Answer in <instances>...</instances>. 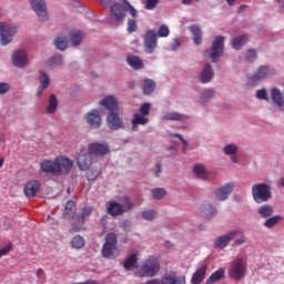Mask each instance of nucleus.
I'll use <instances>...</instances> for the list:
<instances>
[{
  "mask_svg": "<svg viewBox=\"0 0 284 284\" xmlns=\"http://www.w3.org/2000/svg\"><path fill=\"white\" fill-rule=\"evenodd\" d=\"M74 162H72L70 158L63 155L55 158L53 161L43 160L40 163L42 172H45L47 174H57L58 176H61V174H70Z\"/></svg>",
  "mask_w": 284,
  "mask_h": 284,
  "instance_id": "1",
  "label": "nucleus"
},
{
  "mask_svg": "<svg viewBox=\"0 0 284 284\" xmlns=\"http://www.w3.org/2000/svg\"><path fill=\"white\" fill-rule=\"evenodd\" d=\"M161 272V263L156 258H149L145 260L139 267H138V276L140 278H152L156 276Z\"/></svg>",
  "mask_w": 284,
  "mask_h": 284,
  "instance_id": "2",
  "label": "nucleus"
},
{
  "mask_svg": "<svg viewBox=\"0 0 284 284\" xmlns=\"http://www.w3.org/2000/svg\"><path fill=\"white\" fill-rule=\"evenodd\" d=\"M119 241L115 233H109L105 236V242L102 246V256L104 258H116L119 256V248L116 247Z\"/></svg>",
  "mask_w": 284,
  "mask_h": 284,
  "instance_id": "3",
  "label": "nucleus"
},
{
  "mask_svg": "<svg viewBox=\"0 0 284 284\" xmlns=\"http://www.w3.org/2000/svg\"><path fill=\"white\" fill-rule=\"evenodd\" d=\"M252 196L255 203H267L272 199V189L267 183H257L252 186Z\"/></svg>",
  "mask_w": 284,
  "mask_h": 284,
  "instance_id": "4",
  "label": "nucleus"
},
{
  "mask_svg": "<svg viewBox=\"0 0 284 284\" xmlns=\"http://www.w3.org/2000/svg\"><path fill=\"white\" fill-rule=\"evenodd\" d=\"M126 12H130L131 17H136V9H134V7H132L128 0H124L122 4L114 3L111 6V14L118 21H123Z\"/></svg>",
  "mask_w": 284,
  "mask_h": 284,
  "instance_id": "5",
  "label": "nucleus"
},
{
  "mask_svg": "<svg viewBox=\"0 0 284 284\" xmlns=\"http://www.w3.org/2000/svg\"><path fill=\"white\" fill-rule=\"evenodd\" d=\"M223 52H225V38L223 36H217L213 41L211 49L206 50V54H209L212 63H216V60L223 57Z\"/></svg>",
  "mask_w": 284,
  "mask_h": 284,
  "instance_id": "6",
  "label": "nucleus"
},
{
  "mask_svg": "<svg viewBox=\"0 0 284 284\" xmlns=\"http://www.w3.org/2000/svg\"><path fill=\"white\" fill-rule=\"evenodd\" d=\"M245 272H247V264L243 258H236L232 262L229 268V276L233 278V281H241V278L245 277Z\"/></svg>",
  "mask_w": 284,
  "mask_h": 284,
  "instance_id": "7",
  "label": "nucleus"
},
{
  "mask_svg": "<svg viewBox=\"0 0 284 284\" xmlns=\"http://www.w3.org/2000/svg\"><path fill=\"white\" fill-rule=\"evenodd\" d=\"M159 45V40L156 38V32L154 30H148L144 34V52L146 54H154Z\"/></svg>",
  "mask_w": 284,
  "mask_h": 284,
  "instance_id": "8",
  "label": "nucleus"
},
{
  "mask_svg": "<svg viewBox=\"0 0 284 284\" xmlns=\"http://www.w3.org/2000/svg\"><path fill=\"white\" fill-rule=\"evenodd\" d=\"M31 9L36 12L39 21H48V6L45 0H29Z\"/></svg>",
  "mask_w": 284,
  "mask_h": 284,
  "instance_id": "9",
  "label": "nucleus"
},
{
  "mask_svg": "<svg viewBox=\"0 0 284 284\" xmlns=\"http://www.w3.org/2000/svg\"><path fill=\"white\" fill-rule=\"evenodd\" d=\"M116 112L118 111L110 112L106 115V125L113 131L123 130V128H125V122H123V118Z\"/></svg>",
  "mask_w": 284,
  "mask_h": 284,
  "instance_id": "10",
  "label": "nucleus"
},
{
  "mask_svg": "<svg viewBox=\"0 0 284 284\" xmlns=\"http://www.w3.org/2000/svg\"><path fill=\"white\" fill-rule=\"evenodd\" d=\"M90 214H92V209L90 206L83 207L81 214L73 217L72 232H81L85 223V217L90 216Z\"/></svg>",
  "mask_w": 284,
  "mask_h": 284,
  "instance_id": "11",
  "label": "nucleus"
},
{
  "mask_svg": "<svg viewBox=\"0 0 284 284\" xmlns=\"http://www.w3.org/2000/svg\"><path fill=\"white\" fill-rule=\"evenodd\" d=\"M239 234H242V232L239 230L230 231L227 234L216 237L214 241V246L219 250H223L224 247H227L230 242L233 241V239H236Z\"/></svg>",
  "mask_w": 284,
  "mask_h": 284,
  "instance_id": "12",
  "label": "nucleus"
},
{
  "mask_svg": "<svg viewBox=\"0 0 284 284\" xmlns=\"http://www.w3.org/2000/svg\"><path fill=\"white\" fill-rule=\"evenodd\" d=\"M88 151L93 156H105V154H110V146L105 143L93 142L88 145Z\"/></svg>",
  "mask_w": 284,
  "mask_h": 284,
  "instance_id": "13",
  "label": "nucleus"
},
{
  "mask_svg": "<svg viewBox=\"0 0 284 284\" xmlns=\"http://www.w3.org/2000/svg\"><path fill=\"white\" fill-rule=\"evenodd\" d=\"M84 119L87 123L90 125V128H93L94 130H99L101 128V114L99 113V110H91L85 115Z\"/></svg>",
  "mask_w": 284,
  "mask_h": 284,
  "instance_id": "14",
  "label": "nucleus"
},
{
  "mask_svg": "<svg viewBox=\"0 0 284 284\" xmlns=\"http://www.w3.org/2000/svg\"><path fill=\"white\" fill-rule=\"evenodd\" d=\"M11 60L16 68H26L28 65V53L26 50H17L13 52Z\"/></svg>",
  "mask_w": 284,
  "mask_h": 284,
  "instance_id": "15",
  "label": "nucleus"
},
{
  "mask_svg": "<svg viewBox=\"0 0 284 284\" xmlns=\"http://www.w3.org/2000/svg\"><path fill=\"white\" fill-rule=\"evenodd\" d=\"M92 165V154L87 151H81L78 155V168L79 170H90Z\"/></svg>",
  "mask_w": 284,
  "mask_h": 284,
  "instance_id": "16",
  "label": "nucleus"
},
{
  "mask_svg": "<svg viewBox=\"0 0 284 284\" xmlns=\"http://www.w3.org/2000/svg\"><path fill=\"white\" fill-rule=\"evenodd\" d=\"M161 284H186L185 275L176 276V273L170 272L164 274L161 280Z\"/></svg>",
  "mask_w": 284,
  "mask_h": 284,
  "instance_id": "17",
  "label": "nucleus"
},
{
  "mask_svg": "<svg viewBox=\"0 0 284 284\" xmlns=\"http://www.w3.org/2000/svg\"><path fill=\"white\" fill-rule=\"evenodd\" d=\"M102 108H105L108 112H119V101L113 95H106L101 101Z\"/></svg>",
  "mask_w": 284,
  "mask_h": 284,
  "instance_id": "18",
  "label": "nucleus"
},
{
  "mask_svg": "<svg viewBox=\"0 0 284 284\" xmlns=\"http://www.w3.org/2000/svg\"><path fill=\"white\" fill-rule=\"evenodd\" d=\"M41 189V182L33 180L26 184L24 186V195L27 199H34L37 196V192Z\"/></svg>",
  "mask_w": 284,
  "mask_h": 284,
  "instance_id": "19",
  "label": "nucleus"
},
{
  "mask_svg": "<svg viewBox=\"0 0 284 284\" xmlns=\"http://www.w3.org/2000/svg\"><path fill=\"white\" fill-rule=\"evenodd\" d=\"M205 274H207V265L203 264L193 273L191 284H202L205 281Z\"/></svg>",
  "mask_w": 284,
  "mask_h": 284,
  "instance_id": "20",
  "label": "nucleus"
},
{
  "mask_svg": "<svg viewBox=\"0 0 284 284\" xmlns=\"http://www.w3.org/2000/svg\"><path fill=\"white\" fill-rule=\"evenodd\" d=\"M106 212L111 216H121V214L125 213V209L119 202L111 201L106 205Z\"/></svg>",
  "mask_w": 284,
  "mask_h": 284,
  "instance_id": "21",
  "label": "nucleus"
},
{
  "mask_svg": "<svg viewBox=\"0 0 284 284\" xmlns=\"http://www.w3.org/2000/svg\"><path fill=\"white\" fill-rule=\"evenodd\" d=\"M232 192H234V185L226 184L216 190L215 196L219 201H225L227 200V196H230Z\"/></svg>",
  "mask_w": 284,
  "mask_h": 284,
  "instance_id": "22",
  "label": "nucleus"
},
{
  "mask_svg": "<svg viewBox=\"0 0 284 284\" xmlns=\"http://www.w3.org/2000/svg\"><path fill=\"white\" fill-rule=\"evenodd\" d=\"M272 74V69L270 67H260L254 75H252L250 79L254 83L256 81H261V79H267Z\"/></svg>",
  "mask_w": 284,
  "mask_h": 284,
  "instance_id": "23",
  "label": "nucleus"
},
{
  "mask_svg": "<svg viewBox=\"0 0 284 284\" xmlns=\"http://www.w3.org/2000/svg\"><path fill=\"white\" fill-rule=\"evenodd\" d=\"M212 79H214V71L212 70V65L205 64L200 74V81L201 83H210Z\"/></svg>",
  "mask_w": 284,
  "mask_h": 284,
  "instance_id": "24",
  "label": "nucleus"
},
{
  "mask_svg": "<svg viewBox=\"0 0 284 284\" xmlns=\"http://www.w3.org/2000/svg\"><path fill=\"white\" fill-rule=\"evenodd\" d=\"M222 278H225V268L223 267L212 273L210 277L206 280L205 284L219 283V281H222Z\"/></svg>",
  "mask_w": 284,
  "mask_h": 284,
  "instance_id": "25",
  "label": "nucleus"
},
{
  "mask_svg": "<svg viewBox=\"0 0 284 284\" xmlns=\"http://www.w3.org/2000/svg\"><path fill=\"white\" fill-rule=\"evenodd\" d=\"M190 31L193 34V43L195 45H201V43H203V36H202V32H201V27L196 26V24H193V26L190 27Z\"/></svg>",
  "mask_w": 284,
  "mask_h": 284,
  "instance_id": "26",
  "label": "nucleus"
},
{
  "mask_svg": "<svg viewBox=\"0 0 284 284\" xmlns=\"http://www.w3.org/2000/svg\"><path fill=\"white\" fill-rule=\"evenodd\" d=\"M139 263V254L131 253L125 260L123 267L124 270H136V264Z\"/></svg>",
  "mask_w": 284,
  "mask_h": 284,
  "instance_id": "27",
  "label": "nucleus"
},
{
  "mask_svg": "<svg viewBox=\"0 0 284 284\" xmlns=\"http://www.w3.org/2000/svg\"><path fill=\"white\" fill-rule=\"evenodd\" d=\"M163 121H187V115L179 112H168L162 116Z\"/></svg>",
  "mask_w": 284,
  "mask_h": 284,
  "instance_id": "28",
  "label": "nucleus"
},
{
  "mask_svg": "<svg viewBox=\"0 0 284 284\" xmlns=\"http://www.w3.org/2000/svg\"><path fill=\"white\" fill-rule=\"evenodd\" d=\"M126 61L129 65L133 68V70H142L143 68V60L136 55H129Z\"/></svg>",
  "mask_w": 284,
  "mask_h": 284,
  "instance_id": "29",
  "label": "nucleus"
},
{
  "mask_svg": "<svg viewBox=\"0 0 284 284\" xmlns=\"http://www.w3.org/2000/svg\"><path fill=\"white\" fill-rule=\"evenodd\" d=\"M193 172L197 179H202L203 181L207 180V176H210L203 164H195Z\"/></svg>",
  "mask_w": 284,
  "mask_h": 284,
  "instance_id": "30",
  "label": "nucleus"
},
{
  "mask_svg": "<svg viewBox=\"0 0 284 284\" xmlns=\"http://www.w3.org/2000/svg\"><path fill=\"white\" fill-rule=\"evenodd\" d=\"M59 108V100H57L55 94H51L49 98V104L47 108V114H54Z\"/></svg>",
  "mask_w": 284,
  "mask_h": 284,
  "instance_id": "31",
  "label": "nucleus"
},
{
  "mask_svg": "<svg viewBox=\"0 0 284 284\" xmlns=\"http://www.w3.org/2000/svg\"><path fill=\"white\" fill-rule=\"evenodd\" d=\"M271 97H272V100L274 101V103H276V105H278V108L284 106V99H283V93H281V90L273 89L271 91Z\"/></svg>",
  "mask_w": 284,
  "mask_h": 284,
  "instance_id": "32",
  "label": "nucleus"
},
{
  "mask_svg": "<svg viewBox=\"0 0 284 284\" xmlns=\"http://www.w3.org/2000/svg\"><path fill=\"white\" fill-rule=\"evenodd\" d=\"M77 204H74V201L67 202L64 206V216H71L72 219H77Z\"/></svg>",
  "mask_w": 284,
  "mask_h": 284,
  "instance_id": "33",
  "label": "nucleus"
},
{
  "mask_svg": "<svg viewBox=\"0 0 284 284\" xmlns=\"http://www.w3.org/2000/svg\"><path fill=\"white\" fill-rule=\"evenodd\" d=\"M149 119L139 114V113H135L133 115V120L131 121L132 125H133V130H136V126L138 125H146V123H149Z\"/></svg>",
  "mask_w": 284,
  "mask_h": 284,
  "instance_id": "34",
  "label": "nucleus"
},
{
  "mask_svg": "<svg viewBox=\"0 0 284 284\" xmlns=\"http://www.w3.org/2000/svg\"><path fill=\"white\" fill-rule=\"evenodd\" d=\"M247 43V34L240 36L232 41V48L234 50H241L243 45Z\"/></svg>",
  "mask_w": 284,
  "mask_h": 284,
  "instance_id": "35",
  "label": "nucleus"
},
{
  "mask_svg": "<svg viewBox=\"0 0 284 284\" xmlns=\"http://www.w3.org/2000/svg\"><path fill=\"white\" fill-rule=\"evenodd\" d=\"M54 45L58 50H67L68 38H65V36L59 34L54 40Z\"/></svg>",
  "mask_w": 284,
  "mask_h": 284,
  "instance_id": "36",
  "label": "nucleus"
},
{
  "mask_svg": "<svg viewBox=\"0 0 284 284\" xmlns=\"http://www.w3.org/2000/svg\"><path fill=\"white\" fill-rule=\"evenodd\" d=\"M155 88H156V83L154 82V80H150V79L144 80L143 87H142L144 94H152Z\"/></svg>",
  "mask_w": 284,
  "mask_h": 284,
  "instance_id": "37",
  "label": "nucleus"
},
{
  "mask_svg": "<svg viewBox=\"0 0 284 284\" xmlns=\"http://www.w3.org/2000/svg\"><path fill=\"white\" fill-rule=\"evenodd\" d=\"M258 214L262 216V219H270L272 214H274V209L272 205L264 204L258 209Z\"/></svg>",
  "mask_w": 284,
  "mask_h": 284,
  "instance_id": "38",
  "label": "nucleus"
},
{
  "mask_svg": "<svg viewBox=\"0 0 284 284\" xmlns=\"http://www.w3.org/2000/svg\"><path fill=\"white\" fill-rule=\"evenodd\" d=\"M71 245L75 250H81V247L85 246V240L81 235H77L71 240Z\"/></svg>",
  "mask_w": 284,
  "mask_h": 284,
  "instance_id": "39",
  "label": "nucleus"
},
{
  "mask_svg": "<svg viewBox=\"0 0 284 284\" xmlns=\"http://www.w3.org/2000/svg\"><path fill=\"white\" fill-rule=\"evenodd\" d=\"M81 41H83V32H81V31L71 32V43H72V45H80Z\"/></svg>",
  "mask_w": 284,
  "mask_h": 284,
  "instance_id": "40",
  "label": "nucleus"
},
{
  "mask_svg": "<svg viewBox=\"0 0 284 284\" xmlns=\"http://www.w3.org/2000/svg\"><path fill=\"white\" fill-rule=\"evenodd\" d=\"M214 99V90L212 89H206L204 90V92L201 95V103L202 105H205V103H207V101Z\"/></svg>",
  "mask_w": 284,
  "mask_h": 284,
  "instance_id": "41",
  "label": "nucleus"
},
{
  "mask_svg": "<svg viewBox=\"0 0 284 284\" xmlns=\"http://www.w3.org/2000/svg\"><path fill=\"white\" fill-rule=\"evenodd\" d=\"M39 82L41 88H44L47 90L48 88H50V77H48L47 73L43 71H40Z\"/></svg>",
  "mask_w": 284,
  "mask_h": 284,
  "instance_id": "42",
  "label": "nucleus"
},
{
  "mask_svg": "<svg viewBox=\"0 0 284 284\" xmlns=\"http://www.w3.org/2000/svg\"><path fill=\"white\" fill-rule=\"evenodd\" d=\"M153 199H156V201H161L168 194V191L165 189H159L155 187L151 191Z\"/></svg>",
  "mask_w": 284,
  "mask_h": 284,
  "instance_id": "43",
  "label": "nucleus"
},
{
  "mask_svg": "<svg viewBox=\"0 0 284 284\" xmlns=\"http://www.w3.org/2000/svg\"><path fill=\"white\" fill-rule=\"evenodd\" d=\"M203 212L206 215V219H212V216H216L219 211L212 205H206L204 206Z\"/></svg>",
  "mask_w": 284,
  "mask_h": 284,
  "instance_id": "44",
  "label": "nucleus"
},
{
  "mask_svg": "<svg viewBox=\"0 0 284 284\" xmlns=\"http://www.w3.org/2000/svg\"><path fill=\"white\" fill-rule=\"evenodd\" d=\"M100 174H101V170L91 169L87 172V179H88V181H97V179H99Z\"/></svg>",
  "mask_w": 284,
  "mask_h": 284,
  "instance_id": "45",
  "label": "nucleus"
},
{
  "mask_svg": "<svg viewBox=\"0 0 284 284\" xmlns=\"http://www.w3.org/2000/svg\"><path fill=\"white\" fill-rule=\"evenodd\" d=\"M142 219L144 221H154V219H156V211L151 210L142 212Z\"/></svg>",
  "mask_w": 284,
  "mask_h": 284,
  "instance_id": "46",
  "label": "nucleus"
},
{
  "mask_svg": "<svg viewBox=\"0 0 284 284\" xmlns=\"http://www.w3.org/2000/svg\"><path fill=\"white\" fill-rule=\"evenodd\" d=\"M223 152L229 156L232 154H236V152H239V146H236V144H227L226 146H224Z\"/></svg>",
  "mask_w": 284,
  "mask_h": 284,
  "instance_id": "47",
  "label": "nucleus"
},
{
  "mask_svg": "<svg viewBox=\"0 0 284 284\" xmlns=\"http://www.w3.org/2000/svg\"><path fill=\"white\" fill-rule=\"evenodd\" d=\"M121 205L125 212V210H132V207H134V203H132V201L130 200V197L124 196L121 199Z\"/></svg>",
  "mask_w": 284,
  "mask_h": 284,
  "instance_id": "48",
  "label": "nucleus"
},
{
  "mask_svg": "<svg viewBox=\"0 0 284 284\" xmlns=\"http://www.w3.org/2000/svg\"><path fill=\"white\" fill-rule=\"evenodd\" d=\"M278 221H281V216L275 215L273 217L267 219L264 223V226L265 227H274V225H276V223H278Z\"/></svg>",
  "mask_w": 284,
  "mask_h": 284,
  "instance_id": "49",
  "label": "nucleus"
},
{
  "mask_svg": "<svg viewBox=\"0 0 284 284\" xmlns=\"http://www.w3.org/2000/svg\"><path fill=\"white\" fill-rule=\"evenodd\" d=\"M136 20H133V19H129L128 20V28H126V30H128V32L130 33V34H132V32H136Z\"/></svg>",
  "mask_w": 284,
  "mask_h": 284,
  "instance_id": "50",
  "label": "nucleus"
},
{
  "mask_svg": "<svg viewBox=\"0 0 284 284\" xmlns=\"http://www.w3.org/2000/svg\"><path fill=\"white\" fill-rule=\"evenodd\" d=\"M170 36V29L168 26L162 24L158 31L156 37H169Z\"/></svg>",
  "mask_w": 284,
  "mask_h": 284,
  "instance_id": "51",
  "label": "nucleus"
},
{
  "mask_svg": "<svg viewBox=\"0 0 284 284\" xmlns=\"http://www.w3.org/2000/svg\"><path fill=\"white\" fill-rule=\"evenodd\" d=\"M245 59L250 63H252V61H256V50H254V49L248 50L246 52Z\"/></svg>",
  "mask_w": 284,
  "mask_h": 284,
  "instance_id": "52",
  "label": "nucleus"
},
{
  "mask_svg": "<svg viewBox=\"0 0 284 284\" xmlns=\"http://www.w3.org/2000/svg\"><path fill=\"white\" fill-rule=\"evenodd\" d=\"M159 6V0H146L145 10H154Z\"/></svg>",
  "mask_w": 284,
  "mask_h": 284,
  "instance_id": "53",
  "label": "nucleus"
},
{
  "mask_svg": "<svg viewBox=\"0 0 284 284\" xmlns=\"http://www.w3.org/2000/svg\"><path fill=\"white\" fill-rule=\"evenodd\" d=\"M140 113L142 116H148L150 114V103H144L140 108Z\"/></svg>",
  "mask_w": 284,
  "mask_h": 284,
  "instance_id": "54",
  "label": "nucleus"
},
{
  "mask_svg": "<svg viewBox=\"0 0 284 284\" xmlns=\"http://www.w3.org/2000/svg\"><path fill=\"white\" fill-rule=\"evenodd\" d=\"M7 92H10V83L0 82V94H6Z\"/></svg>",
  "mask_w": 284,
  "mask_h": 284,
  "instance_id": "55",
  "label": "nucleus"
},
{
  "mask_svg": "<svg viewBox=\"0 0 284 284\" xmlns=\"http://www.w3.org/2000/svg\"><path fill=\"white\" fill-rule=\"evenodd\" d=\"M245 241H247V239L244 235H242L240 239H236L233 242L232 247H239L240 245H243Z\"/></svg>",
  "mask_w": 284,
  "mask_h": 284,
  "instance_id": "56",
  "label": "nucleus"
},
{
  "mask_svg": "<svg viewBox=\"0 0 284 284\" xmlns=\"http://www.w3.org/2000/svg\"><path fill=\"white\" fill-rule=\"evenodd\" d=\"M257 99H262L264 101H267V90L262 89L256 92Z\"/></svg>",
  "mask_w": 284,
  "mask_h": 284,
  "instance_id": "57",
  "label": "nucleus"
},
{
  "mask_svg": "<svg viewBox=\"0 0 284 284\" xmlns=\"http://www.w3.org/2000/svg\"><path fill=\"white\" fill-rule=\"evenodd\" d=\"M172 136H174L175 139H179L183 143V152H185L187 148V142L185 141V139L179 133H173Z\"/></svg>",
  "mask_w": 284,
  "mask_h": 284,
  "instance_id": "58",
  "label": "nucleus"
},
{
  "mask_svg": "<svg viewBox=\"0 0 284 284\" xmlns=\"http://www.w3.org/2000/svg\"><path fill=\"white\" fill-rule=\"evenodd\" d=\"M51 62L53 63V65H61V63H63V57L54 55L53 58H51Z\"/></svg>",
  "mask_w": 284,
  "mask_h": 284,
  "instance_id": "59",
  "label": "nucleus"
},
{
  "mask_svg": "<svg viewBox=\"0 0 284 284\" xmlns=\"http://www.w3.org/2000/svg\"><path fill=\"white\" fill-rule=\"evenodd\" d=\"M37 277L40 281H45V272L42 268H39L38 272H37Z\"/></svg>",
  "mask_w": 284,
  "mask_h": 284,
  "instance_id": "60",
  "label": "nucleus"
},
{
  "mask_svg": "<svg viewBox=\"0 0 284 284\" xmlns=\"http://www.w3.org/2000/svg\"><path fill=\"white\" fill-rule=\"evenodd\" d=\"M9 253H10V246L0 248V258L1 256H6V254H9Z\"/></svg>",
  "mask_w": 284,
  "mask_h": 284,
  "instance_id": "61",
  "label": "nucleus"
},
{
  "mask_svg": "<svg viewBox=\"0 0 284 284\" xmlns=\"http://www.w3.org/2000/svg\"><path fill=\"white\" fill-rule=\"evenodd\" d=\"M122 227H123V231L124 232H128V231H130V221H124L123 223H122Z\"/></svg>",
  "mask_w": 284,
  "mask_h": 284,
  "instance_id": "62",
  "label": "nucleus"
},
{
  "mask_svg": "<svg viewBox=\"0 0 284 284\" xmlns=\"http://www.w3.org/2000/svg\"><path fill=\"white\" fill-rule=\"evenodd\" d=\"M43 90H45V88H43V87L38 88L37 93H36L38 99L41 98V95L43 94Z\"/></svg>",
  "mask_w": 284,
  "mask_h": 284,
  "instance_id": "63",
  "label": "nucleus"
},
{
  "mask_svg": "<svg viewBox=\"0 0 284 284\" xmlns=\"http://www.w3.org/2000/svg\"><path fill=\"white\" fill-rule=\"evenodd\" d=\"M145 284H161V280L153 278V280L148 281Z\"/></svg>",
  "mask_w": 284,
  "mask_h": 284,
  "instance_id": "64",
  "label": "nucleus"
}]
</instances>
